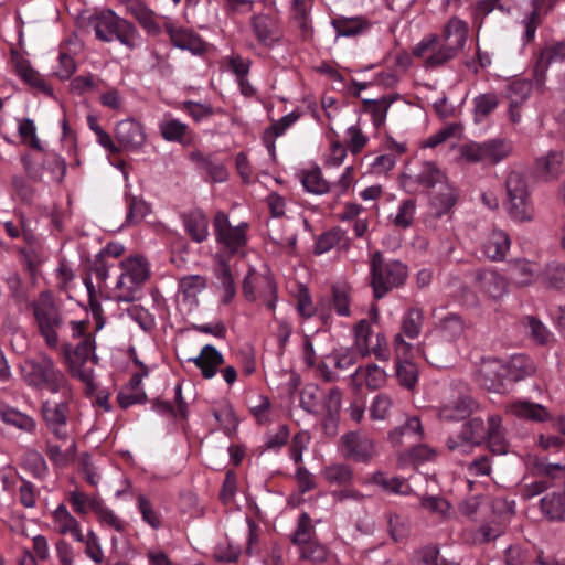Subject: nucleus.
I'll use <instances>...</instances> for the list:
<instances>
[{"mask_svg": "<svg viewBox=\"0 0 565 565\" xmlns=\"http://www.w3.org/2000/svg\"><path fill=\"white\" fill-rule=\"evenodd\" d=\"M30 308L36 330L51 350L63 348L64 343H73L90 332L89 321L68 319L50 291L40 292Z\"/></svg>", "mask_w": 565, "mask_h": 565, "instance_id": "obj_1", "label": "nucleus"}, {"mask_svg": "<svg viewBox=\"0 0 565 565\" xmlns=\"http://www.w3.org/2000/svg\"><path fill=\"white\" fill-rule=\"evenodd\" d=\"M468 23L458 17H451L441 34L424 36L413 49V55L420 60L426 71L445 66L463 50L468 39Z\"/></svg>", "mask_w": 565, "mask_h": 565, "instance_id": "obj_2", "label": "nucleus"}, {"mask_svg": "<svg viewBox=\"0 0 565 565\" xmlns=\"http://www.w3.org/2000/svg\"><path fill=\"white\" fill-rule=\"evenodd\" d=\"M401 185L408 193L435 190L431 192V204L437 210V216L447 213L457 201V190L448 182L445 172L433 161L422 162L416 171L403 172Z\"/></svg>", "mask_w": 565, "mask_h": 565, "instance_id": "obj_3", "label": "nucleus"}, {"mask_svg": "<svg viewBox=\"0 0 565 565\" xmlns=\"http://www.w3.org/2000/svg\"><path fill=\"white\" fill-rule=\"evenodd\" d=\"M88 25L100 42L110 43L116 40L129 51L138 50L143 44V38L137 26L111 9H104L90 15Z\"/></svg>", "mask_w": 565, "mask_h": 565, "instance_id": "obj_4", "label": "nucleus"}, {"mask_svg": "<svg viewBox=\"0 0 565 565\" xmlns=\"http://www.w3.org/2000/svg\"><path fill=\"white\" fill-rule=\"evenodd\" d=\"M20 374L28 386L38 391L46 390L52 394L66 393L67 387L71 386L64 372L46 353L25 359L20 365Z\"/></svg>", "mask_w": 565, "mask_h": 565, "instance_id": "obj_5", "label": "nucleus"}, {"mask_svg": "<svg viewBox=\"0 0 565 565\" xmlns=\"http://www.w3.org/2000/svg\"><path fill=\"white\" fill-rule=\"evenodd\" d=\"M408 277L407 266L397 259H386L381 252H375L370 260V284L376 299L383 298L391 290L402 287Z\"/></svg>", "mask_w": 565, "mask_h": 565, "instance_id": "obj_6", "label": "nucleus"}, {"mask_svg": "<svg viewBox=\"0 0 565 565\" xmlns=\"http://www.w3.org/2000/svg\"><path fill=\"white\" fill-rule=\"evenodd\" d=\"M77 343H64L63 353L68 365V371L73 377L81 380L89 388H94V371L86 367L87 362L98 363V356L95 353L96 343L92 332L76 340Z\"/></svg>", "mask_w": 565, "mask_h": 565, "instance_id": "obj_7", "label": "nucleus"}, {"mask_svg": "<svg viewBox=\"0 0 565 565\" xmlns=\"http://www.w3.org/2000/svg\"><path fill=\"white\" fill-rule=\"evenodd\" d=\"M60 401L44 399L41 403V416L46 429L60 441H67L71 437L70 419L71 404L73 402L72 387L67 392H57Z\"/></svg>", "mask_w": 565, "mask_h": 565, "instance_id": "obj_8", "label": "nucleus"}, {"mask_svg": "<svg viewBox=\"0 0 565 565\" xmlns=\"http://www.w3.org/2000/svg\"><path fill=\"white\" fill-rule=\"evenodd\" d=\"M249 224L242 222L233 226L228 215L223 211H217L213 218V232L215 241L221 249L228 256L243 252L247 244V232Z\"/></svg>", "mask_w": 565, "mask_h": 565, "instance_id": "obj_9", "label": "nucleus"}, {"mask_svg": "<svg viewBox=\"0 0 565 565\" xmlns=\"http://www.w3.org/2000/svg\"><path fill=\"white\" fill-rule=\"evenodd\" d=\"M291 542L298 547L301 559L319 564L328 557V550L317 541L311 518L306 512L301 513L298 518Z\"/></svg>", "mask_w": 565, "mask_h": 565, "instance_id": "obj_10", "label": "nucleus"}, {"mask_svg": "<svg viewBox=\"0 0 565 565\" xmlns=\"http://www.w3.org/2000/svg\"><path fill=\"white\" fill-rule=\"evenodd\" d=\"M461 158L469 163L498 164L512 152V145L504 139L470 141L460 146Z\"/></svg>", "mask_w": 565, "mask_h": 565, "instance_id": "obj_11", "label": "nucleus"}, {"mask_svg": "<svg viewBox=\"0 0 565 565\" xmlns=\"http://www.w3.org/2000/svg\"><path fill=\"white\" fill-rule=\"evenodd\" d=\"M340 450L344 458L362 463H369L376 452L373 440L361 431L341 436Z\"/></svg>", "mask_w": 565, "mask_h": 565, "instance_id": "obj_12", "label": "nucleus"}, {"mask_svg": "<svg viewBox=\"0 0 565 565\" xmlns=\"http://www.w3.org/2000/svg\"><path fill=\"white\" fill-rule=\"evenodd\" d=\"M484 440V422L480 417H475L463 424L457 437H448L446 445L450 451L469 454L475 446L480 445Z\"/></svg>", "mask_w": 565, "mask_h": 565, "instance_id": "obj_13", "label": "nucleus"}, {"mask_svg": "<svg viewBox=\"0 0 565 565\" xmlns=\"http://www.w3.org/2000/svg\"><path fill=\"white\" fill-rule=\"evenodd\" d=\"M507 372L508 369L502 360L483 359L478 366L476 379L486 390L503 393L508 390Z\"/></svg>", "mask_w": 565, "mask_h": 565, "instance_id": "obj_14", "label": "nucleus"}, {"mask_svg": "<svg viewBox=\"0 0 565 565\" xmlns=\"http://www.w3.org/2000/svg\"><path fill=\"white\" fill-rule=\"evenodd\" d=\"M424 323V312L417 307L409 308L401 321L402 333L394 337V349L398 358L407 356L411 352L412 344L407 343L403 335L415 339L419 335Z\"/></svg>", "mask_w": 565, "mask_h": 565, "instance_id": "obj_15", "label": "nucleus"}, {"mask_svg": "<svg viewBox=\"0 0 565 565\" xmlns=\"http://www.w3.org/2000/svg\"><path fill=\"white\" fill-rule=\"evenodd\" d=\"M164 30L169 35L171 43L175 47L188 50L195 55H200L205 52V42L193 31L183 26H177L172 22H166Z\"/></svg>", "mask_w": 565, "mask_h": 565, "instance_id": "obj_16", "label": "nucleus"}, {"mask_svg": "<svg viewBox=\"0 0 565 565\" xmlns=\"http://www.w3.org/2000/svg\"><path fill=\"white\" fill-rule=\"evenodd\" d=\"M125 11L131 15L149 35L157 36L161 33L158 22L159 15L141 0H125Z\"/></svg>", "mask_w": 565, "mask_h": 565, "instance_id": "obj_17", "label": "nucleus"}, {"mask_svg": "<svg viewBox=\"0 0 565 565\" xmlns=\"http://www.w3.org/2000/svg\"><path fill=\"white\" fill-rule=\"evenodd\" d=\"M115 138L128 150L141 148L146 141V132L140 122L132 118L124 119L116 125Z\"/></svg>", "mask_w": 565, "mask_h": 565, "instance_id": "obj_18", "label": "nucleus"}, {"mask_svg": "<svg viewBox=\"0 0 565 565\" xmlns=\"http://www.w3.org/2000/svg\"><path fill=\"white\" fill-rule=\"evenodd\" d=\"M186 361L194 363L202 376L210 380L216 375L218 367L224 363V356L214 345L206 344L199 355L189 358Z\"/></svg>", "mask_w": 565, "mask_h": 565, "instance_id": "obj_19", "label": "nucleus"}, {"mask_svg": "<svg viewBox=\"0 0 565 565\" xmlns=\"http://www.w3.org/2000/svg\"><path fill=\"white\" fill-rule=\"evenodd\" d=\"M505 412L521 419L543 423L551 418L547 409L537 403L526 399H515L505 406Z\"/></svg>", "mask_w": 565, "mask_h": 565, "instance_id": "obj_20", "label": "nucleus"}, {"mask_svg": "<svg viewBox=\"0 0 565 565\" xmlns=\"http://www.w3.org/2000/svg\"><path fill=\"white\" fill-rule=\"evenodd\" d=\"M181 221L185 233L195 243H203L209 237V220L200 209H194L181 214Z\"/></svg>", "mask_w": 565, "mask_h": 565, "instance_id": "obj_21", "label": "nucleus"}, {"mask_svg": "<svg viewBox=\"0 0 565 565\" xmlns=\"http://www.w3.org/2000/svg\"><path fill=\"white\" fill-rule=\"evenodd\" d=\"M54 527L61 535H71L74 541L83 542L84 534L77 519L71 514L65 504H58L52 512Z\"/></svg>", "mask_w": 565, "mask_h": 565, "instance_id": "obj_22", "label": "nucleus"}, {"mask_svg": "<svg viewBox=\"0 0 565 565\" xmlns=\"http://www.w3.org/2000/svg\"><path fill=\"white\" fill-rule=\"evenodd\" d=\"M556 0H532L533 9L522 20L524 26L523 41L529 43L534 40L536 30L542 23L543 15L554 6Z\"/></svg>", "mask_w": 565, "mask_h": 565, "instance_id": "obj_23", "label": "nucleus"}, {"mask_svg": "<svg viewBox=\"0 0 565 565\" xmlns=\"http://www.w3.org/2000/svg\"><path fill=\"white\" fill-rule=\"evenodd\" d=\"M476 409L478 403L470 396H461L439 409V417L446 422H458L469 417Z\"/></svg>", "mask_w": 565, "mask_h": 565, "instance_id": "obj_24", "label": "nucleus"}, {"mask_svg": "<svg viewBox=\"0 0 565 565\" xmlns=\"http://www.w3.org/2000/svg\"><path fill=\"white\" fill-rule=\"evenodd\" d=\"M509 235L501 230H493L482 244L484 256L491 260L500 262L504 259L510 249Z\"/></svg>", "mask_w": 565, "mask_h": 565, "instance_id": "obj_25", "label": "nucleus"}, {"mask_svg": "<svg viewBox=\"0 0 565 565\" xmlns=\"http://www.w3.org/2000/svg\"><path fill=\"white\" fill-rule=\"evenodd\" d=\"M480 291L492 299H500L507 294V279L497 271L484 270L477 274Z\"/></svg>", "mask_w": 565, "mask_h": 565, "instance_id": "obj_26", "label": "nucleus"}, {"mask_svg": "<svg viewBox=\"0 0 565 565\" xmlns=\"http://www.w3.org/2000/svg\"><path fill=\"white\" fill-rule=\"evenodd\" d=\"M331 24L338 36L345 38L360 35L366 32L371 26L370 21L362 15L351 18L339 15L332 19Z\"/></svg>", "mask_w": 565, "mask_h": 565, "instance_id": "obj_27", "label": "nucleus"}, {"mask_svg": "<svg viewBox=\"0 0 565 565\" xmlns=\"http://www.w3.org/2000/svg\"><path fill=\"white\" fill-rule=\"evenodd\" d=\"M120 270L139 287L150 277L149 263L142 256H131L120 262Z\"/></svg>", "mask_w": 565, "mask_h": 565, "instance_id": "obj_28", "label": "nucleus"}, {"mask_svg": "<svg viewBox=\"0 0 565 565\" xmlns=\"http://www.w3.org/2000/svg\"><path fill=\"white\" fill-rule=\"evenodd\" d=\"M423 427L418 417H408L406 422L393 429L388 434V439L393 445L403 444L406 439L408 443H415L423 438Z\"/></svg>", "mask_w": 565, "mask_h": 565, "instance_id": "obj_29", "label": "nucleus"}, {"mask_svg": "<svg viewBox=\"0 0 565 565\" xmlns=\"http://www.w3.org/2000/svg\"><path fill=\"white\" fill-rule=\"evenodd\" d=\"M465 333L462 319L455 313H449L440 319L437 326V335L449 344L456 343Z\"/></svg>", "mask_w": 565, "mask_h": 565, "instance_id": "obj_30", "label": "nucleus"}, {"mask_svg": "<svg viewBox=\"0 0 565 565\" xmlns=\"http://www.w3.org/2000/svg\"><path fill=\"white\" fill-rule=\"evenodd\" d=\"M159 130L162 138L170 142L188 145L192 139L188 125L175 118H164L159 124Z\"/></svg>", "mask_w": 565, "mask_h": 565, "instance_id": "obj_31", "label": "nucleus"}, {"mask_svg": "<svg viewBox=\"0 0 565 565\" xmlns=\"http://www.w3.org/2000/svg\"><path fill=\"white\" fill-rule=\"evenodd\" d=\"M0 419L4 424L12 425L26 433H33L36 428V423L31 416L17 411L15 408L1 401Z\"/></svg>", "mask_w": 565, "mask_h": 565, "instance_id": "obj_32", "label": "nucleus"}, {"mask_svg": "<svg viewBox=\"0 0 565 565\" xmlns=\"http://www.w3.org/2000/svg\"><path fill=\"white\" fill-rule=\"evenodd\" d=\"M563 153L559 151H548L536 161L535 172L544 179L551 180L557 178L562 172Z\"/></svg>", "mask_w": 565, "mask_h": 565, "instance_id": "obj_33", "label": "nucleus"}, {"mask_svg": "<svg viewBox=\"0 0 565 565\" xmlns=\"http://www.w3.org/2000/svg\"><path fill=\"white\" fill-rule=\"evenodd\" d=\"M486 440L490 449L494 454L507 452V441L504 438V429L501 424V417L498 415H490L488 417V427L486 428Z\"/></svg>", "mask_w": 565, "mask_h": 565, "instance_id": "obj_34", "label": "nucleus"}, {"mask_svg": "<svg viewBox=\"0 0 565 565\" xmlns=\"http://www.w3.org/2000/svg\"><path fill=\"white\" fill-rule=\"evenodd\" d=\"M327 302L332 306L340 317L351 316V288L347 285H333L331 297L322 299L321 303Z\"/></svg>", "mask_w": 565, "mask_h": 565, "instance_id": "obj_35", "label": "nucleus"}, {"mask_svg": "<svg viewBox=\"0 0 565 565\" xmlns=\"http://www.w3.org/2000/svg\"><path fill=\"white\" fill-rule=\"evenodd\" d=\"M541 512L551 521H565V492H552L540 500Z\"/></svg>", "mask_w": 565, "mask_h": 565, "instance_id": "obj_36", "label": "nucleus"}, {"mask_svg": "<svg viewBox=\"0 0 565 565\" xmlns=\"http://www.w3.org/2000/svg\"><path fill=\"white\" fill-rule=\"evenodd\" d=\"M190 158L196 167L206 172L214 182H224L227 180V170L224 164L213 160L211 156L205 157L202 152L195 151L190 154Z\"/></svg>", "mask_w": 565, "mask_h": 565, "instance_id": "obj_37", "label": "nucleus"}, {"mask_svg": "<svg viewBox=\"0 0 565 565\" xmlns=\"http://www.w3.org/2000/svg\"><path fill=\"white\" fill-rule=\"evenodd\" d=\"M508 384L522 381L534 374L535 367L531 359L525 355H514L509 363H505Z\"/></svg>", "mask_w": 565, "mask_h": 565, "instance_id": "obj_38", "label": "nucleus"}, {"mask_svg": "<svg viewBox=\"0 0 565 565\" xmlns=\"http://www.w3.org/2000/svg\"><path fill=\"white\" fill-rule=\"evenodd\" d=\"M436 452L433 448L425 444H419L406 449L398 456V463L402 467H416L426 461L433 460Z\"/></svg>", "mask_w": 565, "mask_h": 565, "instance_id": "obj_39", "label": "nucleus"}, {"mask_svg": "<svg viewBox=\"0 0 565 565\" xmlns=\"http://www.w3.org/2000/svg\"><path fill=\"white\" fill-rule=\"evenodd\" d=\"M505 210L515 222H530L534 217V207L530 196L507 199Z\"/></svg>", "mask_w": 565, "mask_h": 565, "instance_id": "obj_40", "label": "nucleus"}, {"mask_svg": "<svg viewBox=\"0 0 565 565\" xmlns=\"http://www.w3.org/2000/svg\"><path fill=\"white\" fill-rule=\"evenodd\" d=\"M565 60V43H555L542 49L535 64V74L544 75L552 63Z\"/></svg>", "mask_w": 565, "mask_h": 565, "instance_id": "obj_41", "label": "nucleus"}, {"mask_svg": "<svg viewBox=\"0 0 565 565\" xmlns=\"http://www.w3.org/2000/svg\"><path fill=\"white\" fill-rule=\"evenodd\" d=\"M252 25L256 39L262 44L270 45L279 38L275 22L267 15L254 17Z\"/></svg>", "mask_w": 565, "mask_h": 565, "instance_id": "obj_42", "label": "nucleus"}, {"mask_svg": "<svg viewBox=\"0 0 565 565\" xmlns=\"http://www.w3.org/2000/svg\"><path fill=\"white\" fill-rule=\"evenodd\" d=\"M393 103L391 96H383L380 99H364L363 109L370 114L373 125L380 128L384 125L387 110Z\"/></svg>", "mask_w": 565, "mask_h": 565, "instance_id": "obj_43", "label": "nucleus"}, {"mask_svg": "<svg viewBox=\"0 0 565 565\" xmlns=\"http://www.w3.org/2000/svg\"><path fill=\"white\" fill-rule=\"evenodd\" d=\"M300 181L305 190L313 194H324L331 190L319 167L301 172Z\"/></svg>", "mask_w": 565, "mask_h": 565, "instance_id": "obj_44", "label": "nucleus"}, {"mask_svg": "<svg viewBox=\"0 0 565 565\" xmlns=\"http://www.w3.org/2000/svg\"><path fill=\"white\" fill-rule=\"evenodd\" d=\"M214 273L218 281V286L224 292L222 302L227 305L232 301L236 294L234 279L227 263L224 259H220Z\"/></svg>", "mask_w": 565, "mask_h": 565, "instance_id": "obj_45", "label": "nucleus"}, {"mask_svg": "<svg viewBox=\"0 0 565 565\" xmlns=\"http://www.w3.org/2000/svg\"><path fill=\"white\" fill-rule=\"evenodd\" d=\"M351 376L353 380L364 379L370 390L380 388L386 381L385 371L376 364H369L365 367L359 366Z\"/></svg>", "mask_w": 565, "mask_h": 565, "instance_id": "obj_46", "label": "nucleus"}, {"mask_svg": "<svg viewBox=\"0 0 565 565\" xmlns=\"http://www.w3.org/2000/svg\"><path fill=\"white\" fill-rule=\"evenodd\" d=\"M372 482L388 493L407 495L412 491L411 487L404 479L398 477H387L381 471L373 475Z\"/></svg>", "mask_w": 565, "mask_h": 565, "instance_id": "obj_47", "label": "nucleus"}, {"mask_svg": "<svg viewBox=\"0 0 565 565\" xmlns=\"http://www.w3.org/2000/svg\"><path fill=\"white\" fill-rule=\"evenodd\" d=\"M299 119V114L291 111L282 116L279 120L273 122L264 132V142L268 149H274V139L285 134V131Z\"/></svg>", "mask_w": 565, "mask_h": 565, "instance_id": "obj_48", "label": "nucleus"}, {"mask_svg": "<svg viewBox=\"0 0 565 565\" xmlns=\"http://www.w3.org/2000/svg\"><path fill=\"white\" fill-rule=\"evenodd\" d=\"M141 287L128 278L122 271L117 279L114 292L115 299L119 302H131L138 298Z\"/></svg>", "mask_w": 565, "mask_h": 565, "instance_id": "obj_49", "label": "nucleus"}, {"mask_svg": "<svg viewBox=\"0 0 565 565\" xmlns=\"http://www.w3.org/2000/svg\"><path fill=\"white\" fill-rule=\"evenodd\" d=\"M322 475L328 482L339 486H348L353 479V470L345 463L329 465L323 469Z\"/></svg>", "mask_w": 565, "mask_h": 565, "instance_id": "obj_50", "label": "nucleus"}, {"mask_svg": "<svg viewBox=\"0 0 565 565\" xmlns=\"http://www.w3.org/2000/svg\"><path fill=\"white\" fill-rule=\"evenodd\" d=\"M499 105V97L495 93H484L473 98V114L478 121L488 117Z\"/></svg>", "mask_w": 565, "mask_h": 565, "instance_id": "obj_51", "label": "nucleus"}, {"mask_svg": "<svg viewBox=\"0 0 565 565\" xmlns=\"http://www.w3.org/2000/svg\"><path fill=\"white\" fill-rule=\"evenodd\" d=\"M396 363V377L401 386L412 390L415 387L418 380V369L416 364L408 360L402 361L398 358Z\"/></svg>", "mask_w": 565, "mask_h": 565, "instance_id": "obj_52", "label": "nucleus"}, {"mask_svg": "<svg viewBox=\"0 0 565 565\" xmlns=\"http://www.w3.org/2000/svg\"><path fill=\"white\" fill-rule=\"evenodd\" d=\"M67 500L74 512L78 515L87 514L88 508L94 511V504L102 501L100 498L96 495H88L79 490H73L68 492Z\"/></svg>", "mask_w": 565, "mask_h": 565, "instance_id": "obj_53", "label": "nucleus"}, {"mask_svg": "<svg viewBox=\"0 0 565 565\" xmlns=\"http://www.w3.org/2000/svg\"><path fill=\"white\" fill-rule=\"evenodd\" d=\"M507 199L530 196L529 185L525 177L518 171L509 173L505 180Z\"/></svg>", "mask_w": 565, "mask_h": 565, "instance_id": "obj_54", "label": "nucleus"}, {"mask_svg": "<svg viewBox=\"0 0 565 565\" xmlns=\"http://www.w3.org/2000/svg\"><path fill=\"white\" fill-rule=\"evenodd\" d=\"M372 327L369 320H360L354 328V343L362 356L370 355Z\"/></svg>", "mask_w": 565, "mask_h": 565, "instance_id": "obj_55", "label": "nucleus"}, {"mask_svg": "<svg viewBox=\"0 0 565 565\" xmlns=\"http://www.w3.org/2000/svg\"><path fill=\"white\" fill-rule=\"evenodd\" d=\"M270 278L249 273L243 281V294L249 301H255L257 298L263 297V287L266 288L267 281Z\"/></svg>", "mask_w": 565, "mask_h": 565, "instance_id": "obj_56", "label": "nucleus"}, {"mask_svg": "<svg viewBox=\"0 0 565 565\" xmlns=\"http://www.w3.org/2000/svg\"><path fill=\"white\" fill-rule=\"evenodd\" d=\"M94 512L100 524L113 527L119 533L125 531V522L111 509L107 508L103 500L94 504Z\"/></svg>", "mask_w": 565, "mask_h": 565, "instance_id": "obj_57", "label": "nucleus"}, {"mask_svg": "<svg viewBox=\"0 0 565 565\" xmlns=\"http://www.w3.org/2000/svg\"><path fill=\"white\" fill-rule=\"evenodd\" d=\"M23 466L39 479H43L49 471L44 457L36 450H29L24 454Z\"/></svg>", "mask_w": 565, "mask_h": 565, "instance_id": "obj_58", "label": "nucleus"}, {"mask_svg": "<svg viewBox=\"0 0 565 565\" xmlns=\"http://www.w3.org/2000/svg\"><path fill=\"white\" fill-rule=\"evenodd\" d=\"M179 291L186 298H193L206 287V279L201 275L183 276L179 279Z\"/></svg>", "mask_w": 565, "mask_h": 565, "instance_id": "obj_59", "label": "nucleus"}, {"mask_svg": "<svg viewBox=\"0 0 565 565\" xmlns=\"http://www.w3.org/2000/svg\"><path fill=\"white\" fill-rule=\"evenodd\" d=\"M359 353L360 352L354 348H342L334 350L330 354V358L337 370L347 371L356 363Z\"/></svg>", "mask_w": 565, "mask_h": 565, "instance_id": "obj_60", "label": "nucleus"}, {"mask_svg": "<svg viewBox=\"0 0 565 565\" xmlns=\"http://www.w3.org/2000/svg\"><path fill=\"white\" fill-rule=\"evenodd\" d=\"M532 93V84L526 79H515L509 84L507 97L512 103L522 104Z\"/></svg>", "mask_w": 565, "mask_h": 565, "instance_id": "obj_61", "label": "nucleus"}, {"mask_svg": "<svg viewBox=\"0 0 565 565\" xmlns=\"http://www.w3.org/2000/svg\"><path fill=\"white\" fill-rule=\"evenodd\" d=\"M416 210V202L412 199L403 201L396 215L393 218V223L402 228H407L412 225Z\"/></svg>", "mask_w": 565, "mask_h": 565, "instance_id": "obj_62", "label": "nucleus"}, {"mask_svg": "<svg viewBox=\"0 0 565 565\" xmlns=\"http://www.w3.org/2000/svg\"><path fill=\"white\" fill-rule=\"evenodd\" d=\"M512 278L518 285H530L534 279V267L526 260H518L512 265Z\"/></svg>", "mask_w": 565, "mask_h": 565, "instance_id": "obj_63", "label": "nucleus"}, {"mask_svg": "<svg viewBox=\"0 0 565 565\" xmlns=\"http://www.w3.org/2000/svg\"><path fill=\"white\" fill-rule=\"evenodd\" d=\"M342 406V391L339 387H331L323 393L321 413L340 414Z\"/></svg>", "mask_w": 565, "mask_h": 565, "instance_id": "obj_64", "label": "nucleus"}]
</instances>
